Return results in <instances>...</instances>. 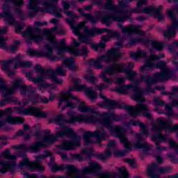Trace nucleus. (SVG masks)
<instances>
[{
	"label": "nucleus",
	"instance_id": "obj_1",
	"mask_svg": "<svg viewBox=\"0 0 178 178\" xmlns=\"http://www.w3.org/2000/svg\"><path fill=\"white\" fill-rule=\"evenodd\" d=\"M51 172H62L67 170V178H90V177H80V175H88V173H96L101 170V166L95 161H90L89 166L84 167L81 170L77 168L75 165L68 164L58 165L56 163L51 161L49 165Z\"/></svg>",
	"mask_w": 178,
	"mask_h": 178
},
{
	"label": "nucleus",
	"instance_id": "obj_2",
	"mask_svg": "<svg viewBox=\"0 0 178 178\" xmlns=\"http://www.w3.org/2000/svg\"><path fill=\"white\" fill-rule=\"evenodd\" d=\"M112 116H115V114L111 115L109 113H104L101 115L100 119L92 115L90 118L95 119V121L88 123H98L99 122L100 124L108 129L110 134L113 136V137H117L120 139V143L124 144V148L131 151L130 142H129V139H127V137L126 136V129L120 125L111 126L112 124V121L111 120Z\"/></svg>",
	"mask_w": 178,
	"mask_h": 178
},
{
	"label": "nucleus",
	"instance_id": "obj_3",
	"mask_svg": "<svg viewBox=\"0 0 178 178\" xmlns=\"http://www.w3.org/2000/svg\"><path fill=\"white\" fill-rule=\"evenodd\" d=\"M106 2L103 5L104 9L107 10H113L115 13H120L121 15H104L102 17V22L106 26L112 24V20L114 22H119L123 23L126 22V19H129L131 16V12L122 10L118 6L113 4V0H106Z\"/></svg>",
	"mask_w": 178,
	"mask_h": 178
},
{
	"label": "nucleus",
	"instance_id": "obj_4",
	"mask_svg": "<svg viewBox=\"0 0 178 178\" xmlns=\"http://www.w3.org/2000/svg\"><path fill=\"white\" fill-rule=\"evenodd\" d=\"M156 69H161V72L154 74L151 79H147V76H141L142 81H145L147 83L148 92H154V89L151 88L152 84H156L159 81H166L173 77V73L166 66L165 61H159L156 64Z\"/></svg>",
	"mask_w": 178,
	"mask_h": 178
},
{
	"label": "nucleus",
	"instance_id": "obj_5",
	"mask_svg": "<svg viewBox=\"0 0 178 178\" xmlns=\"http://www.w3.org/2000/svg\"><path fill=\"white\" fill-rule=\"evenodd\" d=\"M58 137H67L68 138H72L74 140H65L61 143L60 148L65 151H70L74 149V147H80V140L81 136H78L74 133V131L70 127H63L60 131L57 132Z\"/></svg>",
	"mask_w": 178,
	"mask_h": 178
},
{
	"label": "nucleus",
	"instance_id": "obj_6",
	"mask_svg": "<svg viewBox=\"0 0 178 178\" xmlns=\"http://www.w3.org/2000/svg\"><path fill=\"white\" fill-rule=\"evenodd\" d=\"M45 0H31L28 9L31 11L29 12V16H34L38 13V5H43L49 13L55 15L56 17H62V15L59 12H62L58 6L53 5L54 2H45Z\"/></svg>",
	"mask_w": 178,
	"mask_h": 178
},
{
	"label": "nucleus",
	"instance_id": "obj_7",
	"mask_svg": "<svg viewBox=\"0 0 178 178\" xmlns=\"http://www.w3.org/2000/svg\"><path fill=\"white\" fill-rule=\"evenodd\" d=\"M122 56V53L118 49H111L108 51L107 56H101L97 58V60H90L89 65L95 66L96 69H102V60H105L107 63L109 62H118L119 58Z\"/></svg>",
	"mask_w": 178,
	"mask_h": 178
},
{
	"label": "nucleus",
	"instance_id": "obj_8",
	"mask_svg": "<svg viewBox=\"0 0 178 178\" xmlns=\"http://www.w3.org/2000/svg\"><path fill=\"white\" fill-rule=\"evenodd\" d=\"M95 120H96L92 118V117H87L86 115H83V114L74 115L69 120H66L65 119V115H63V114H60L56 118L49 120V123L60 124L62 130L63 127H67L66 126L63 125V123H74V122H84V123H86L95 122Z\"/></svg>",
	"mask_w": 178,
	"mask_h": 178
},
{
	"label": "nucleus",
	"instance_id": "obj_9",
	"mask_svg": "<svg viewBox=\"0 0 178 178\" xmlns=\"http://www.w3.org/2000/svg\"><path fill=\"white\" fill-rule=\"evenodd\" d=\"M67 22L70 24L71 29L73 30L74 33L75 35H78L79 38V34L80 33V30L81 29H83V32L85 34L88 35V37H94L95 34H102V33H105V31H108V29H98V28H95L93 30H90L88 29V27L84 26V22H81L79 24H78L77 27L74 26L73 24H74V21L73 19H67Z\"/></svg>",
	"mask_w": 178,
	"mask_h": 178
},
{
	"label": "nucleus",
	"instance_id": "obj_10",
	"mask_svg": "<svg viewBox=\"0 0 178 178\" xmlns=\"http://www.w3.org/2000/svg\"><path fill=\"white\" fill-rule=\"evenodd\" d=\"M132 90L134 93L131 96L134 101H138V102H145V99L143 98V90L141 88L133 85V83L126 85L121 87L115 88V91L120 94H129Z\"/></svg>",
	"mask_w": 178,
	"mask_h": 178
},
{
	"label": "nucleus",
	"instance_id": "obj_11",
	"mask_svg": "<svg viewBox=\"0 0 178 178\" xmlns=\"http://www.w3.org/2000/svg\"><path fill=\"white\" fill-rule=\"evenodd\" d=\"M125 109L128 111L129 115L134 118L141 115L143 112V115L145 118H147V119H152V114H151V111H149L148 104L139 103L134 107L127 106L125 107Z\"/></svg>",
	"mask_w": 178,
	"mask_h": 178
},
{
	"label": "nucleus",
	"instance_id": "obj_12",
	"mask_svg": "<svg viewBox=\"0 0 178 178\" xmlns=\"http://www.w3.org/2000/svg\"><path fill=\"white\" fill-rule=\"evenodd\" d=\"M51 152L49 151H45L44 154H41L38 156L35 161H30L29 159H24L19 162V168H23L24 166H27L31 170H44V166L40 163V159H44L47 156H50Z\"/></svg>",
	"mask_w": 178,
	"mask_h": 178
},
{
	"label": "nucleus",
	"instance_id": "obj_13",
	"mask_svg": "<svg viewBox=\"0 0 178 178\" xmlns=\"http://www.w3.org/2000/svg\"><path fill=\"white\" fill-rule=\"evenodd\" d=\"M23 81L22 79H16L11 82V87L8 88L6 84H5V80L3 79L0 78V90L3 91L2 93V96L3 97H9V95H12V94H15L16 90L17 88H22V83Z\"/></svg>",
	"mask_w": 178,
	"mask_h": 178
},
{
	"label": "nucleus",
	"instance_id": "obj_14",
	"mask_svg": "<svg viewBox=\"0 0 178 178\" xmlns=\"http://www.w3.org/2000/svg\"><path fill=\"white\" fill-rule=\"evenodd\" d=\"M13 111L11 108H7L6 110H0V117L6 116V118L0 121V127L6 126V123L9 124H17V123H24V120L22 117L12 116Z\"/></svg>",
	"mask_w": 178,
	"mask_h": 178
},
{
	"label": "nucleus",
	"instance_id": "obj_15",
	"mask_svg": "<svg viewBox=\"0 0 178 178\" xmlns=\"http://www.w3.org/2000/svg\"><path fill=\"white\" fill-rule=\"evenodd\" d=\"M124 72V65L123 64H114L111 65L108 67L106 68L105 72L102 73L100 77L103 79L104 83L107 84H112L113 81L106 77V74L111 76L112 74H116V73H120Z\"/></svg>",
	"mask_w": 178,
	"mask_h": 178
},
{
	"label": "nucleus",
	"instance_id": "obj_16",
	"mask_svg": "<svg viewBox=\"0 0 178 178\" xmlns=\"http://www.w3.org/2000/svg\"><path fill=\"white\" fill-rule=\"evenodd\" d=\"M56 74L58 76H66V70L63 69V66H58L56 68L55 71L51 68L46 70L45 77L46 79H51L54 83L57 84H63V81L56 77Z\"/></svg>",
	"mask_w": 178,
	"mask_h": 178
},
{
	"label": "nucleus",
	"instance_id": "obj_17",
	"mask_svg": "<svg viewBox=\"0 0 178 178\" xmlns=\"http://www.w3.org/2000/svg\"><path fill=\"white\" fill-rule=\"evenodd\" d=\"M44 48L46 49L45 51H39L37 50H34L33 49H29L28 50V54L31 55V56H40V57H45L48 58L52 62H55V60H59V57L54 56L52 54L53 49L52 47H50L49 44H44Z\"/></svg>",
	"mask_w": 178,
	"mask_h": 178
},
{
	"label": "nucleus",
	"instance_id": "obj_18",
	"mask_svg": "<svg viewBox=\"0 0 178 178\" xmlns=\"http://www.w3.org/2000/svg\"><path fill=\"white\" fill-rule=\"evenodd\" d=\"M92 137H95L97 140H105L108 137V132L104 129L95 131L94 132H85L83 134V138L85 140L84 145H88L94 143L91 140Z\"/></svg>",
	"mask_w": 178,
	"mask_h": 178
},
{
	"label": "nucleus",
	"instance_id": "obj_19",
	"mask_svg": "<svg viewBox=\"0 0 178 178\" xmlns=\"http://www.w3.org/2000/svg\"><path fill=\"white\" fill-rule=\"evenodd\" d=\"M74 83V88H71L70 91H73V90H76V91H83V90H85V93L86 94L87 97L90 98V99L94 101V99L97 98V93L92 90V88H87L86 85L80 84V83H81V80L79 79H75Z\"/></svg>",
	"mask_w": 178,
	"mask_h": 178
},
{
	"label": "nucleus",
	"instance_id": "obj_20",
	"mask_svg": "<svg viewBox=\"0 0 178 178\" xmlns=\"http://www.w3.org/2000/svg\"><path fill=\"white\" fill-rule=\"evenodd\" d=\"M77 99V97H73L72 95V93L70 92H63L61 93V95L60 96V102H58V108H60L63 105V104H65V106L62 107V111H65L66 108H76L77 106V104L72 103L71 102H69V99Z\"/></svg>",
	"mask_w": 178,
	"mask_h": 178
},
{
	"label": "nucleus",
	"instance_id": "obj_21",
	"mask_svg": "<svg viewBox=\"0 0 178 178\" xmlns=\"http://www.w3.org/2000/svg\"><path fill=\"white\" fill-rule=\"evenodd\" d=\"M118 172L105 171L99 175V178H129V172L124 167L118 168Z\"/></svg>",
	"mask_w": 178,
	"mask_h": 178
},
{
	"label": "nucleus",
	"instance_id": "obj_22",
	"mask_svg": "<svg viewBox=\"0 0 178 178\" xmlns=\"http://www.w3.org/2000/svg\"><path fill=\"white\" fill-rule=\"evenodd\" d=\"M23 37H27L31 40H33L35 42H40L42 41V33L41 30L38 28H35L34 29L29 27L25 32L23 33Z\"/></svg>",
	"mask_w": 178,
	"mask_h": 178
},
{
	"label": "nucleus",
	"instance_id": "obj_23",
	"mask_svg": "<svg viewBox=\"0 0 178 178\" xmlns=\"http://www.w3.org/2000/svg\"><path fill=\"white\" fill-rule=\"evenodd\" d=\"M168 15L169 16L170 19H171L172 22V25L171 26H168L167 28V31L163 32V35L165 38H168V40L170 39V37L175 34V31L178 27V21L175 17V14H173V11L168 10Z\"/></svg>",
	"mask_w": 178,
	"mask_h": 178
},
{
	"label": "nucleus",
	"instance_id": "obj_24",
	"mask_svg": "<svg viewBox=\"0 0 178 178\" xmlns=\"http://www.w3.org/2000/svg\"><path fill=\"white\" fill-rule=\"evenodd\" d=\"M79 40L81 41V42L91 45L92 48L98 52H102V51L105 49L106 43L104 42H101L98 44H93L92 42H91V40H90L88 37L84 35L83 33L79 34Z\"/></svg>",
	"mask_w": 178,
	"mask_h": 178
},
{
	"label": "nucleus",
	"instance_id": "obj_25",
	"mask_svg": "<svg viewBox=\"0 0 178 178\" xmlns=\"http://www.w3.org/2000/svg\"><path fill=\"white\" fill-rule=\"evenodd\" d=\"M162 11V6H159L157 8L155 7H148L142 9L143 13H146L147 15H153L156 19L161 21L163 19V15L161 13Z\"/></svg>",
	"mask_w": 178,
	"mask_h": 178
},
{
	"label": "nucleus",
	"instance_id": "obj_26",
	"mask_svg": "<svg viewBox=\"0 0 178 178\" xmlns=\"http://www.w3.org/2000/svg\"><path fill=\"white\" fill-rule=\"evenodd\" d=\"M74 47H67L66 46H58L57 49L58 51V55H60V52H63V51H69L75 55V56H79L80 55V50L77 49V47H80V43L77 42L76 40L73 39Z\"/></svg>",
	"mask_w": 178,
	"mask_h": 178
},
{
	"label": "nucleus",
	"instance_id": "obj_27",
	"mask_svg": "<svg viewBox=\"0 0 178 178\" xmlns=\"http://www.w3.org/2000/svg\"><path fill=\"white\" fill-rule=\"evenodd\" d=\"M136 137L138 138V142L135 143L136 148L143 149L145 154H148V151H151L152 145L147 142H143L144 139H143L141 135L136 134Z\"/></svg>",
	"mask_w": 178,
	"mask_h": 178
},
{
	"label": "nucleus",
	"instance_id": "obj_28",
	"mask_svg": "<svg viewBox=\"0 0 178 178\" xmlns=\"http://www.w3.org/2000/svg\"><path fill=\"white\" fill-rule=\"evenodd\" d=\"M78 111L82 113H95V115H83L84 116H87V118H90V116H94V118H98L99 119H101V115L99 116L98 114L95 112V108L86 105V103L81 102L79 104V107H78Z\"/></svg>",
	"mask_w": 178,
	"mask_h": 178
},
{
	"label": "nucleus",
	"instance_id": "obj_29",
	"mask_svg": "<svg viewBox=\"0 0 178 178\" xmlns=\"http://www.w3.org/2000/svg\"><path fill=\"white\" fill-rule=\"evenodd\" d=\"M26 77L30 81H33L34 84H40L41 87L44 88L49 87V84L45 82L46 77L44 74H40L36 78H33V76H31V72H27Z\"/></svg>",
	"mask_w": 178,
	"mask_h": 178
},
{
	"label": "nucleus",
	"instance_id": "obj_30",
	"mask_svg": "<svg viewBox=\"0 0 178 178\" xmlns=\"http://www.w3.org/2000/svg\"><path fill=\"white\" fill-rule=\"evenodd\" d=\"M23 115H33L36 118H47L45 112L35 107H29L23 110Z\"/></svg>",
	"mask_w": 178,
	"mask_h": 178
},
{
	"label": "nucleus",
	"instance_id": "obj_31",
	"mask_svg": "<svg viewBox=\"0 0 178 178\" xmlns=\"http://www.w3.org/2000/svg\"><path fill=\"white\" fill-rule=\"evenodd\" d=\"M121 31L123 33L131 34V33H136V34H139V35H145V32L141 31V26L131 25L129 27L124 26Z\"/></svg>",
	"mask_w": 178,
	"mask_h": 178
},
{
	"label": "nucleus",
	"instance_id": "obj_32",
	"mask_svg": "<svg viewBox=\"0 0 178 178\" xmlns=\"http://www.w3.org/2000/svg\"><path fill=\"white\" fill-rule=\"evenodd\" d=\"M3 13L4 15V17L8 24H15L16 20L15 19V17L13 14L10 13V7L8 4L3 5Z\"/></svg>",
	"mask_w": 178,
	"mask_h": 178
},
{
	"label": "nucleus",
	"instance_id": "obj_33",
	"mask_svg": "<svg viewBox=\"0 0 178 178\" xmlns=\"http://www.w3.org/2000/svg\"><path fill=\"white\" fill-rule=\"evenodd\" d=\"M170 123V121L159 118L157 120V124H153L152 130H157V131H162V130L163 129H168Z\"/></svg>",
	"mask_w": 178,
	"mask_h": 178
},
{
	"label": "nucleus",
	"instance_id": "obj_34",
	"mask_svg": "<svg viewBox=\"0 0 178 178\" xmlns=\"http://www.w3.org/2000/svg\"><path fill=\"white\" fill-rule=\"evenodd\" d=\"M17 58H20V55L17 56L15 58L3 63V70L8 72L10 70V67L12 65L14 66V69H17L19 67V63L17 61Z\"/></svg>",
	"mask_w": 178,
	"mask_h": 178
},
{
	"label": "nucleus",
	"instance_id": "obj_35",
	"mask_svg": "<svg viewBox=\"0 0 178 178\" xmlns=\"http://www.w3.org/2000/svg\"><path fill=\"white\" fill-rule=\"evenodd\" d=\"M15 168H16L15 163H10L9 161H0V172L5 173L7 170H10L12 173L15 172Z\"/></svg>",
	"mask_w": 178,
	"mask_h": 178
},
{
	"label": "nucleus",
	"instance_id": "obj_36",
	"mask_svg": "<svg viewBox=\"0 0 178 178\" xmlns=\"http://www.w3.org/2000/svg\"><path fill=\"white\" fill-rule=\"evenodd\" d=\"M152 141H155V143H168L169 145H170V140H173L169 138L168 135H163L161 133H157L153 135L152 138Z\"/></svg>",
	"mask_w": 178,
	"mask_h": 178
},
{
	"label": "nucleus",
	"instance_id": "obj_37",
	"mask_svg": "<svg viewBox=\"0 0 178 178\" xmlns=\"http://www.w3.org/2000/svg\"><path fill=\"white\" fill-rule=\"evenodd\" d=\"M158 171V164L153 163L152 165L147 167V174L150 178H159V175L156 174Z\"/></svg>",
	"mask_w": 178,
	"mask_h": 178
},
{
	"label": "nucleus",
	"instance_id": "obj_38",
	"mask_svg": "<svg viewBox=\"0 0 178 178\" xmlns=\"http://www.w3.org/2000/svg\"><path fill=\"white\" fill-rule=\"evenodd\" d=\"M40 148H47L45 143L39 141L35 143H32L29 147V149L31 152H38Z\"/></svg>",
	"mask_w": 178,
	"mask_h": 178
},
{
	"label": "nucleus",
	"instance_id": "obj_39",
	"mask_svg": "<svg viewBox=\"0 0 178 178\" xmlns=\"http://www.w3.org/2000/svg\"><path fill=\"white\" fill-rule=\"evenodd\" d=\"M63 63L68 69H70V70H72V72H76V70H79V67L76 65H74V60H73V58L65 59L63 60Z\"/></svg>",
	"mask_w": 178,
	"mask_h": 178
},
{
	"label": "nucleus",
	"instance_id": "obj_40",
	"mask_svg": "<svg viewBox=\"0 0 178 178\" xmlns=\"http://www.w3.org/2000/svg\"><path fill=\"white\" fill-rule=\"evenodd\" d=\"M20 92L23 95H26L27 92H29L30 94H34V92H35V89L33 88L32 86H27L26 85H23L20 88Z\"/></svg>",
	"mask_w": 178,
	"mask_h": 178
},
{
	"label": "nucleus",
	"instance_id": "obj_41",
	"mask_svg": "<svg viewBox=\"0 0 178 178\" xmlns=\"http://www.w3.org/2000/svg\"><path fill=\"white\" fill-rule=\"evenodd\" d=\"M58 133L56 134V136L54 135H49V136H45L43 138V143H47V144H54V143H55V141L58 140V138H59V137H62V136H58Z\"/></svg>",
	"mask_w": 178,
	"mask_h": 178
},
{
	"label": "nucleus",
	"instance_id": "obj_42",
	"mask_svg": "<svg viewBox=\"0 0 178 178\" xmlns=\"http://www.w3.org/2000/svg\"><path fill=\"white\" fill-rule=\"evenodd\" d=\"M145 56H147V53H145L144 50H138L136 53L131 54V57L135 60H137L138 58H145Z\"/></svg>",
	"mask_w": 178,
	"mask_h": 178
},
{
	"label": "nucleus",
	"instance_id": "obj_43",
	"mask_svg": "<svg viewBox=\"0 0 178 178\" xmlns=\"http://www.w3.org/2000/svg\"><path fill=\"white\" fill-rule=\"evenodd\" d=\"M56 30H58L57 27H53L51 31H46L47 40L48 41H50V42H54L55 41V35H54L53 33L54 31H56Z\"/></svg>",
	"mask_w": 178,
	"mask_h": 178
},
{
	"label": "nucleus",
	"instance_id": "obj_44",
	"mask_svg": "<svg viewBox=\"0 0 178 178\" xmlns=\"http://www.w3.org/2000/svg\"><path fill=\"white\" fill-rule=\"evenodd\" d=\"M22 56L20 55L19 58H17V60L18 62V67L21 66V67H31L33 66V63L30 61H21Z\"/></svg>",
	"mask_w": 178,
	"mask_h": 178
},
{
	"label": "nucleus",
	"instance_id": "obj_45",
	"mask_svg": "<svg viewBox=\"0 0 178 178\" xmlns=\"http://www.w3.org/2000/svg\"><path fill=\"white\" fill-rule=\"evenodd\" d=\"M106 108L108 109H116L118 106V102L115 100H111L109 99H106Z\"/></svg>",
	"mask_w": 178,
	"mask_h": 178
},
{
	"label": "nucleus",
	"instance_id": "obj_46",
	"mask_svg": "<svg viewBox=\"0 0 178 178\" xmlns=\"http://www.w3.org/2000/svg\"><path fill=\"white\" fill-rule=\"evenodd\" d=\"M154 65H155V63H154V62L151 61V60H149V58H147L145 62V65L142 66L140 67V72H144V70H145V69H148V67L149 69H151V67H152V66H154Z\"/></svg>",
	"mask_w": 178,
	"mask_h": 178
},
{
	"label": "nucleus",
	"instance_id": "obj_47",
	"mask_svg": "<svg viewBox=\"0 0 178 178\" xmlns=\"http://www.w3.org/2000/svg\"><path fill=\"white\" fill-rule=\"evenodd\" d=\"M127 76H128V79H129V81H133V80H134V77H136V76H137V73H136V72L133 71V70H124V71Z\"/></svg>",
	"mask_w": 178,
	"mask_h": 178
},
{
	"label": "nucleus",
	"instance_id": "obj_48",
	"mask_svg": "<svg viewBox=\"0 0 178 178\" xmlns=\"http://www.w3.org/2000/svg\"><path fill=\"white\" fill-rule=\"evenodd\" d=\"M3 155L6 159H9L10 161H16V156L10 154V152L9 150H6Z\"/></svg>",
	"mask_w": 178,
	"mask_h": 178
},
{
	"label": "nucleus",
	"instance_id": "obj_49",
	"mask_svg": "<svg viewBox=\"0 0 178 178\" xmlns=\"http://www.w3.org/2000/svg\"><path fill=\"white\" fill-rule=\"evenodd\" d=\"M152 47L154 48V49H156V51H162L163 49V45L157 41H153L152 42Z\"/></svg>",
	"mask_w": 178,
	"mask_h": 178
},
{
	"label": "nucleus",
	"instance_id": "obj_50",
	"mask_svg": "<svg viewBox=\"0 0 178 178\" xmlns=\"http://www.w3.org/2000/svg\"><path fill=\"white\" fill-rule=\"evenodd\" d=\"M171 170H172V168L170 167H160L157 169V172L161 175L170 173Z\"/></svg>",
	"mask_w": 178,
	"mask_h": 178
},
{
	"label": "nucleus",
	"instance_id": "obj_51",
	"mask_svg": "<svg viewBox=\"0 0 178 178\" xmlns=\"http://www.w3.org/2000/svg\"><path fill=\"white\" fill-rule=\"evenodd\" d=\"M161 58H165V55L163 54H160L159 56L152 54H150L149 59L151 62H154V60H159Z\"/></svg>",
	"mask_w": 178,
	"mask_h": 178
},
{
	"label": "nucleus",
	"instance_id": "obj_52",
	"mask_svg": "<svg viewBox=\"0 0 178 178\" xmlns=\"http://www.w3.org/2000/svg\"><path fill=\"white\" fill-rule=\"evenodd\" d=\"M170 148H172L176 154H178V143H176L174 140H170Z\"/></svg>",
	"mask_w": 178,
	"mask_h": 178
},
{
	"label": "nucleus",
	"instance_id": "obj_53",
	"mask_svg": "<svg viewBox=\"0 0 178 178\" xmlns=\"http://www.w3.org/2000/svg\"><path fill=\"white\" fill-rule=\"evenodd\" d=\"M35 70L38 73H41L40 74H44L45 76V72H47V70L44 69V67H41V65L37 64L35 67Z\"/></svg>",
	"mask_w": 178,
	"mask_h": 178
},
{
	"label": "nucleus",
	"instance_id": "obj_54",
	"mask_svg": "<svg viewBox=\"0 0 178 178\" xmlns=\"http://www.w3.org/2000/svg\"><path fill=\"white\" fill-rule=\"evenodd\" d=\"M20 150L19 151L18 155L19 156H26V151H27V148H26L25 145L19 146Z\"/></svg>",
	"mask_w": 178,
	"mask_h": 178
},
{
	"label": "nucleus",
	"instance_id": "obj_55",
	"mask_svg": "<svg viewBox=\"0 0 178 178\" xmlns=\"http://www.w3.org/2000/svg\"><path fill=\"white\" fill-rule=\"evenodd\" d=\"M165 111L166 112V115L168 116H170L172 115H173V108H172V106L166 104L165 106Z\"/></svg>",
	"mask_w": 178,
	"mask_h": 178
},
{
	"label": "nucleus",
	"instance_id": "obj_56",
	"mask_svg": "<svg viewBox=\"0 0 178 178\" xmlns=\"http://www.w3.org/2000/svg\"><path fill=\"white\" fill-rule=\"evenodd\" d=\"M133 0H120L119 1V5L122 8H126L127 5H129V2H131Z\"/></svg>",
	"mask_w": 178,
	"mask_h": 178
},
{
	"label": "nucleus",
	"instance_id": "obj_57",
	"mask_svg": "<svg viewBox=\"0 0 178 178\" xmlns=\"http://www.w3.org/2000/svg\"><path fill=\"white\" fill-rule=\"evenodd\" d=\"M129 124H131L132 126H139V127H143V123L137 120H131L130 122H129Z\"/></svg>",
	"mask_w": 178,
	"mask_h": 178
},
{
	"label": "nucleus",
	"instance_id": "obj_58",
	"mask_svg": "<svg viewBox=\"0 0 178 178\" xmlns=\"http://www.w3.org/2000/svg\"><path fill=\"white\" fill-rule=\"evenodd\" d=\"M172 122L170 121L169 127H168V130L170 131H178V124H175L174 126H171Z\"/></svg>",
	"mask_w": 178,
	"mask_h": 178
},
{
	"label": "nucleus",
	"instance_id": "obj_59",
	"mask_svg": "<svg viewBox=\"0 0 178 178\" xmlns=\"http://www.w3.org/2000/svg\"><path fill=\"white\" fill-rule=\"evenodd\" d=\"M159 142H156V149L159 152H161V151H166V147H162L160 145Z\"/></svg>",
	"mask_w": 178,
	"mask_h": 178
},
{
	"label": "nucleus",
	"instance_id": "obj_60",
	"mask_svg": "<svg viewBox=\"0 0 178 178\" xmlns=\"http://www.w3.org/2000/svg\"><path fill=\"white\" fill-rule=\"evenodd\" d=\"M125 162L129 163L131 168H136L137 167L136 165V161L134 159H125Z\"/></svg>",
	"mask_w": 178,
	"mask_h": 178
},
{
	"label": "nucleus",
	"instance_id": "obj_61",
	"mask_svg": "<svg viewBox=\"0 0 178 178\" xmlns=\"http://www.w3.org/2000/svg\"><path fill=\"white\" fill-rule=\"evenodd\" d=\"M15 45H11L10 47V51H12L13 52H15V51H17V44H20L19 41L15 40L14 42Z\"/></svg>",
	"mask_w": 178,
	"mask_h": 178
},
{
	"label": "nucleus",
	"instance_id": "obj_62",
	"mask_svg": "<svg viewBox=\"0 0 178 178\" xmlns=\"http://www.w3.org/2000/svg\"><path fill=\"white\" fill-rule=\"evenodd\" d=\"M143 41V39L141 38H136V39H131L130 40L129 44L130 45H136L137 42H141Z\"/></svg>",
	"mask_w": 178,
	"mask_h": 178
},
{
	"label": "nucleus",
	"instance_id": "obj_63",
	"mask_svg": "<svg viewBox=\"0 0 178 178\" xmlns=\"http://www.w3.org/2000/svg\"><path fill=\"white\" fill-rule=\"evenodd\" d=\"M7 45L5 43V39L3 38V37L0 36V48H7Z\"/></svg>",
	"mask_w": 178,
	"mask_h": 178
},
{
	"label": "nucleus",
	"instance_id": "obj_64",
	"mask_svg": "<svg viewBox=\"0 0 178 178\" xmlns=\"http://www.w3.org/2000/svg\"><path fill=\"white\" fill-rule=\"evenodd\" d=\"M24 176H25L26 178H38V175L37 174L30 175L29 172H24Z\"/></svg>",
	"mask_w": 178,
	"mask_h": 178
}]
</instances>
